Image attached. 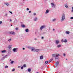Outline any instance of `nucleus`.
<instances>
[{
    "mask_svg": "<svg viewBox=\"0 0 73 73\" xmlns=\"http://www.w3.org/2000/svg\"><path fill=\"white\" fill-rule=\"evenodd\" d=\"M60 54H52V57H55V59L57 60L58 59V56H59Z\"/></svg>",
    "mask_w": 73,
    "mask_h": 73,
    "instance_id": "1",
    "label": "nucleus"
},
{
    "mask_svg": "<svg viewBox=\"0 0 73 73\" xmlns=\"http://www.w3.org/2000/svg\"><path fill=\"white\" fill-rule=\"evenodd\" d=\"M65 14H63L62 16L61 19V21L62 22L64 21L65 20Z\"/></svg>",
    "mask_w": 73,
    "mask_h": 73,
    "instance_id": "2",
    "label": "nucleus"
},
{
    "mask_svg": "<svg viewBox=\"0 0 73 73\" xmlns=\"http://www.w3.org/2000/svg\"><path fill=\"white\" fill-rule=\"evenodd\" d=\"M17 48H14L13 49V51L15 52V53L16 52H17Z\"/></svg>",
    "mask_w": 73,
    "mask_h": 73,
    "instance_id": "3",
    "label": "nucleus"
},
{
    "mask_svg": "<svg viewBox=\"0 0 73 73\" xmlns=\"http://www.w3.org/2000/svg\"><path fill=\"white\" fill-rule=\"evenodd\" d=\"M51 5L52 6V7L53 8H55V5H54V4L53 3H51Z\"/></svg>",
    "mask_w": 73,
    "mask_h": 73,
    "instance_id": "4",
    "label": "nucleus"
},
{
    "mask_svg": "<svg viewBox=\"0 0 73 73\" xmlns=\"http://www.w3.org/2000/svg\"><path fill=\"white\" fill-rule=\"evenodd\" d=\"M12 45H10L8 46V48L9 49H12Z\"/></svg>",
    "mask_w": 73,
    "mask_h": 73,
    "instance_id": "5",
    "label": "nucleus"
},
{
    "mask_svg": "<svg viewBox=\"0 0 73 73\" xmlns=\"http://www.w3.org/2000/svg\"><path fill=\"white\" fill-rule=\"evenodd\" d=\"M60 42V41L59 40H56L55 41V43L56 44H59Z\"/></svg>",
    "mask_w": 73,
    "mask_h": 73,
    "instance_id": "6",
    "label": "nucleus"
},
{
    "mask_svg": "<svg viewBox=\"0 0 73 73\" xmlns=\"http://www.w3.org/2000/svg\"><path fill=\"white\" fill-rule=\"evenodd\" d=\"M31 50L33 52H36V49L35 48L33 47L32 48V49H31Z\"/></svg>",
    "mask_w": 73,
    "mask_h": 73,
    "instance_id": "7",
    "label": "nucleus"
},
{
    "mask_svg": "<svg viewBox=\"0 0 73 73\" xmlns=\"http://www.w3.org/2000/svg\"><path fill=\"white\" fill-rule=\"evenodd\" d=\"M45 27V26L44 25L40 27V30H42L43 28H44Z\"/></svg>",
    "mask_w": 73,
    "mask_h": 73,
    "instance_id": "8",
    "label": "nucleus"
},
{
    "mask_svg": "<svg viewBox=\"0 0 73 73\" xmlns=\"http://www.w3.org/2000/svg\"><path fill=\"white\" fill-rule=\"evenodd\" d=\"M43 58H44V56L42 55H41L40 57V60H42V59H43Z\"/></svg>",
    "mask_w": 73,
    "mask_h": 73,
    "instance_id": "9",
    "label": "nucleus"
},
{
    "mask_svg": "<svg viewBox=\"0 0 73 73\" xmlns=\"http://www.w3.org/2000/svg\"><path fill=\"white\" fill-rule=\"evenodd\" d=\"M49 10H48V9L47 10H46V11L45 12V13L46 14H47L48 13H49Z\"/></svg>",
    "mask_w": 73,
    "mask_h": 73,
    "instance_id": "10",
    "label": "nucleus"
},
{
    "mask_svg": "<svg viewBox=\"0 0 73 73\" xmlns=\"http://www.w3.org/2000/svg\"><path fill=\"white\" fill-rule=\"evenodd\" d=\"M10 34H12V35H15V33L13 31H11L10 32Z\"/></svg>",
    "mask_w": 73,
    "mask_h": 73,
    "instance_id": "11",
    "label": "nucleus"
},
{
    "mask_svg": "<svg viewBox=\"0 0 73 73\" xmlns=\"http://www.w3.org/2000/svg\"><path fill=\"white\" fill-rule=\"evenodd\" d=\"M59 64V62H57L56 64V66H57Z\"/></svg>",
    "mask_w": 73,
    "mask_h": 73,
    "instance_id": "12",
    "label": "nucleus"
},
{
    "mask_svg": "<svg viewBox=\"0 0 73 73\" xmlns=\"http://www.w3.org/2000/svg\"><path fill=\"white\" fill-rule=\"evenodd\" d=\"M37 17L35 18L34 19V20L35 21H37Z\"/></svg>",
    "mask_w": 73,
    "mask_h": 73,
    "instance_id": "13",
    "label": "nucleus"
},
{
    "mask_svg": "<svg viewBox=\"0 0 73 73\" xmlns=\"http://www.w3.org/2000/svg\"><path fill=\"white\" fill-rule=\"evenodd\" d=\"M61 45H60V44L58 45L57 46V48H60V47H61Z\"/></svg>",
    "mask_w": 73,
    "mask_h": 73,
    "instance_id": "14",
    "label": "nucleus"
},
{
    "mask_svg": "<svg viewBox=\"0 0 73 73\" xmlns=\"http://www.w3.org/2000/svg\"><path fill=\"white\" fill-rule=\"evenodd\" d=\"M40 50L39 49H35V52H39Z\"/></svg>",
    "mask_w": 73,
    "mask_h": 73,
    "instance_id": "15",
    "label": "nucleus"
},
{
    "mask_svg": "<svg viewBox=\"0 0 73 73\" xmlns=\"http://www.w3.org/2000/svg\"><path fill=\"white\" fill-rule=\"evenodd\" d=\"M6 52V50H3L1 51L2 53H5Z\"/></svg>",
    "mask_w": 73,
    "mask_h": 73,
    "instance_id": "16",
    "label": "nucleus"
},
{
    "mask_svg": "<svg viewBox=\"0 0 73 73\" xmlns=\"http://www.w3.org/2000/svg\"><path fill=\"white\" fill-rule=\"evenodd\" d=\"M8 56V55H6L5 56H4L3 58H2V59H4V58H6V57H7Z\"/></svg>",
    "mask_w": 73,
    "mask_h": 73,
    "instance_id": "17",
    "label": "nucleus"
},
{
    "mask_svg": "<svg viewBox=\"0 0 73 73\" xmlns=\"http://www.w3.org/2000/svg\"><path fill=\"white\" fill-rule=\"evenodd\" d=\"M21 26L22 27H23V28H25V26L24 25H21Z\"/></svg>",
    "mask_w": 73,
    "mask_h": 73,
    "instance_id": "18",
    "label": "nucleus"
},
{
    "mask_svg": "<svg viewBox=\"0 0 73 73\" xmlns=\"http://www.w3.org/2000/svg\"><path fill=\"white\" fill-rule=\"evenodd\" d=\"M5 5H7V6H9V3H5Z\"/></svg>",
    "mask_w": 73,
    "mask_h": 73,
    "instance_id": "19",
    "label": "nucleus"
},
{
    "mask_svg": "<svg viewBox=\"0 0 73 73\" xmlns=\"http://www.w3.org/2000/svg\"><path fill=\"white\" fill-rule=\"evenodd\" d=\"M65 33L66 34H69L70 33L69 31H66Z\"/></svg>",
    "mask_w": 73,
    "mask_h": 73,
    "instance_id": "20",
    "label": "nucleus"
},
{
    "mask_svg": "<svg viewBox=\"0 0 73 73\" xmlns=\"http://www.w3.org/2000/svg\"><path fill=\"white\" fill-rule=\"evenodd\" d=\"M33 47H31V46H29L28 47L29 49H32V48H33Z\"/></svg>",
    "mask_w": 73,
    "mask_h": 73,
    "instance_id": "21",
    "label": "nucleus"
},
{
    "mask_svg": "<svg viewBox=\"0 0 73 73\" xmlns=\"http://www.w3.org/2000/svg\"><path fill=\"white\" fill-rule=\"evenodd\" d=\"M53 60V58H52L50 60L48 61V62H50L52 61Z\"/></svg>",
    "mask_w": 73,
    "mask_h": 73,
    "instance_id": "22",
    "label": "nucleus"
},
{
    "mask_svg": "<svg viewBox=\"0 0 73 73\" xmlns=\"http://www.w3.org/2000/svg\"><path fill=\"white\" fill-rule=\"evenodd\" d=\"M25 31L26 32H28V31H29V30L28 29H26L25 30Z\"/></svg>",
    "mask_w": 73,
    "mask_h": 73,
    "instance_id": "23",
    "label": "nucleus"
},
{
    "mask_svg": "<svg viewBox=\"0 0 73 73\" xmlns=\"http://www.w3.org/2000/svg\"><path fill=\"white\" fill-rule=\"evenodd\" d=\"M67 42V40L66 39H65V40L63 41V42Z\"/></svg>",
    "mask_w": 73,
    "mask_h": 73,
    "instance_id": "24",
    "label": "nucleus"
},
{
    "mask_svg": "<svg viewBox=\"0 0 73 73\" xmlns=\"http://www.w3.org/2000/svg\"><path fill=\"white\" fill-rule=\"evenodd\" d=\"M65 7H66V8H68V5H65Z\"/></svg>",
    "mask_w": 73,
    "mask_h": 73,
    "instance_id": "25",
    "label": "nucleus"
},
{
    "mask_svg": "<svg viewBox=\"0 0 73 73\" xmlns=\"http://www.w3.org/2000/svg\"><path fill=\"white\" fill-rule=\"evenodd\" d=\"M56 19H53L52 20V21H55L56 20Z\"/></svg>",
    "mask_w": 73,
    "mask_h": 73,
    "instance_id": "26",
    "label": "nucleus"
},
{
    "mask_svg": "<svg viewBox=\"0 0 73 73\" xmlns=\"http://www.w3.org/2000/svg\"><path fill=\"white\" fill-rule=\"evenodd\" d=\"M28 72H31V70L29 68L28 69Z\"/></svg>",
    "mask_w": 73,
    "mask_h": 73,
    "instance_id": "27",
    "label": "nucleus"
},
{
    "mask_svg": "<svg viewBox=\"0 0 73 73\" xmlns=\"http://www.w3.org/2000/svg\"><path fill=\"white\" fill-rule=\"evenodd\" d=\"M8 41L9 42H10V41H12V39H9Z\"/></svg>",
    "mask_w": 73,
    "mask_h": 73,
    "instance_id": "28",
    "label": "nucleus"
},
{
    "mask_svg": "<svg viewBox=\"0 0 73 73\" xmlns=\"http://www.w3.org/2000/svg\"><path fill=\"white\" fill-rule=\"evenodd\" d=\"M5 68H8V66H5Z\"/></svg>",
    "mask_w": 73,
    "mask_h": 73,
    "instance_id": "29",
    "label": "nucleus"
},
{
    "mask_svg": "<svg viewBox=\"0 0 73 73\" xmlns=\"http://www.w3.org/2000/svg\"><path fill=\"white\" fill-rule=\"evenodd\" d=\"M48 61H45V64H48Z\"/></svg>",
    "mask_w": 73,
    "mask_h": 73,
    "instance_id": "30",
    "label": "nucleus"
},
{
    "mask_svg": "<svg viewBox=\"0 0 73 73\" xmlns=\"http://www.w3.org/2000/svg\"><path fill=\"white\" fill-rule=\"evenodd\" d=\"M18 29H19V28H18V27H17V28H15V29H16V30L17 31V30H18Z\"/></svg>",
    "mask_w": 73,
    "mask_h": 73,
    "instance_id": "31",
    "label": "nucleus"
},
{
    "mask_svg": "<svg viewBox=\"0 0 73 73\" xmlns=\"http://www.w3.org/2000/svg\"><path fill=\"white\" fill-rule=\"evenodd\" d=\"M33 14L34 16H36V13H34Z\"/></svg>",
    "mask_w": 73,
    "mask_h": 73,
    "instance_id": "32",
    "label": "nucleus"
},
{
    "mask_svg": "<svg viewBox=\"0 0 73 73\" xmlns=\"http://www.w3.org/2000/svg\"><path fill=\"white\" fill-rule=\"evenodd\" d=\"M23 67H24V68H25V67H26V65H25V64L24 65Z\"/></svg>",
    "mask_w": 73,
    "mask_h": 73,
    "instance_id": "33",
    "label": "nucleus"
},
{
    "mask_svg": "<svg viewBox=\"0 0 73 73\" xmlns=\"http://www.w3.org/2000/svg\"><path fill=\"white\" fill-rule=\"evenodd\" d=\"M50 27H49L48 30V31H50Z\"/></svg>",
    "mask_w": 73,
    "mask_h": 73,
    "instance_id": "34",
    "label": "nucleus"
},
{
    "mask_svg": "<svg viewBox=\"0 0 73 73\" xmlns=\"http://www.w3.org/2000/svg\"><path fill=\"white\" fill-rule=\"evenodd\" d=\"M13 62H14V61H12L11 62V64H13Z\"/></svg>",
    "mask_w": 73,
    "mask_h": 73,
    "instance_id": "35",
    "label": "nucleus"
},
{
    "mask_svg": "<svg viewBox=\"0 0 73 73\" xmlns=\"http://www.w3.org/2000/svg\"><path fill=\"white\" fill-rule=\"evenodd\" d=\"M15 69H13V70H12V72H14V71H15Z\"/></svg>",
    "mask_w": 73,
    "mask_h": 73,
    "instance_id": "36",
    "label": "nucleus"
},
{
    "mask_svg": "<svg viewBox=\"0 0 73 73\" xmlns=\"http://www.w3.org/2000/svg\"><path fill=\"white\" fill-rule=\"evenodd\" d=\"M63 56H65L66 54H63Z\"/></svg>",
    "mask_w": 73,
    "mask_h": 73,
    "instance_id": "37",
    "label": "nucleus"
},
{
    "mask_svg": "<svg viewBox=\"0 0 73 73\" xmlns=\"http://www.w3.org/2000/svg\"><path fill=\"white\" fill-rule=\"evenodd\" d=\"M9 12L10 13H11V14H12L13 13L11 11H9Z\"/></svg>",
    "mask_w": 73,
    "mask_h": 73,
    "instance_id": "38",
    "label": "nucleus"
},
{
    "mask_svg": "<svg viewBox=\"0 0 73 73\" xmlns=\"http://www.w3.org/2000/svg\"><path fill=\"white\" fill-rule=\"evenodd\" d=\"M70 19H73V17H71L70 18Z\"/></svg>",
    "mask_w": 73,
    "mask_h": 73,
    "instance_id": "39",
    "label": "nucleus"
},
{
    "mask_svg": "<svg viewBox=\"0 0 73 73\" xmlns=\"http://www.w3.org/2000/svg\"><path fill=\"white\" fill-rule=\"evenodd\" d=\"M21 66H18V68H21Z\"/></svg>",
    "mask_w": 73,
    "mask_h": 73,
    "instance_id": "40",
    "label": "nucleus"
},
{
    "mask_svg": "<svg viewBox=\"0 0 73 73\" xmlns=\"http://www.w3.org/2000/svg\"><path fill=\"white\" fill-rule=\"evenodd\" d=\"M72 9L73 10L71 11L72 12H73V7H72Z\"/></svg>",
    "mask_w": 73,
    "mask_h": 73,
    "instance_id": "41",
    "label": "nucleus"
},
{
    "mask_svg": "<svg viewBox=\"0 0 73 73\" xmlns=\"http://www.w3.org/2000/svg\"><path fill=\"white\" fill-rule=\"evenodd\" d=\"M2 23V21H0V24H1Z\"/></svg>",
    "mask_w": 73,
    "mask_h": 73,
    "instance_id": "42",
    "label": "nucleus"
},
{
    "mask_svg": "<svg viewBox=\"0 0 73 73\" xmlns=\"http://www.w3.org/2000/svg\"><path fill=\"white\" fill-rule=\"evenodd\" d=\"M29 8H27V11H29Z\"/></svg>",
    "mask_w": 73,
    "mask_h": 73,
    "instance_id": "43",
    "label": "nucleus"
},
{
    "mask_svg": "<svg viewBox=\"0 0 73 73\" xmlns=\"http://www.w3.org/2000/svg\"><path fill=\"white\" fill-rule=\"evenodd\" d=\"M23 69V67L22 66L21 67V69Z\"/></svg>",
    "mask_w": 73,
    "mask_h": 73,
    "instance_id": "44",
    "label": "nucleus"
},
{
    "mask_svg": "<svg viewBox=\"0 0 73 73\" xmlns=\"http://www.w3.org/2000/svg\"><path fill=\"white\" fill-rule=\"evenodd\" d=\"M64 41H63V40H61V42H64Z\"/></svg>",
    "mask_w": 73,
    "mask_h": 73,
    "instance_id": "45",
    "label": "nucleus"
},
{
    "mask_svg": "<svg viewBox=\"0 0 73 73\" xmlns=\"http://www.w3.org/2000/svg\"><path fill=\"white\" fill-rule=\"evenodd\" d=\"M41 38H42V39H43V38H44V37H41Z\"/></svg>",
    "mask_w": 73,
    "mask_h": 73,
    "instance_id": "46",
    "label": "nucleus"
},
{
    "mask_svg": "<svg viewBox=\"0 0 73 73\" xmlns=\"http://www.w3.org/2000/svg\"><path fill=\"white\" fill-rule=\"evenodd\" d=\"M29 13H31V11H29Z\"/></svg>",
    "mask_w": 73,
    "mask_h": 73,
    "instance_id": "47",
    "label": "nucleus"
},
{
    "mask_svg": "<svg viewBox=\"0 0 73 73\" xmlns=\"http://www.w3.org/2000/svg\"><path fill=\"white\" fill-rule=\"evenodd\" d=\"M23 50H25V48H23Z\"/></svg>",
    "mask_w": 73,
    "mask_h": 73,
    "instance_id": "48",
    "label": "nucleus"
},
{
    "mask_svg": "<svg viewBox=\"0 0 73 73\" xmlns=\"http://www.w3.org/2000/svg\"><path fill=\"white\" fill-rule=\"evenodd\" d=\"M10 21H12V20L10 19Z\"/></svg>",
    "mask_w": 73,
    "mask_h": 73,
    "instance_id": "49",
    "label": "nucleus"
},
{
    "mask_svg": "<svg viewBox=\"0 0 73 73\" xmlns=\"http://www.w3.org/2000/svg\"><path fill=\"white\" fill-rule=\"evenodd\" d=\"M54 29H53V31H54Z\"/></svg>",
    "mask_w": 73,
    "mask_h": 73,
    "instance_id": "50",
    "label": "nucleus"
},
{
    "mask_svg": "<svg viewBox=\"0 0 73 73\" xmlns=\"http://www.w3.org/2000/svg\"><path fill=\"white\" fill-rule=\"evenodd\" d=\"M5 16H7V14H5Z\"/></svg>",
    "mask_w": 73,
    "mask_h": 73,
    "instance_id": "51",
    "label": "nucleus"
},
{
    "mask_svg": "<svg viewBox=\"0 0 73 73\" xmlns=\"http://www.w3.org/2000/svg\"><path fill=\"white\" fill-rule=\"evenodd\" d=\"M34 40H36V38H35Z\"/></svg>",
    "mask_w": 73,
    "mask_h": 73,
    "instance_id": "52",
    "label": "nucleus"
},
{
    "mask_svg": "<svg viewBox=\"0 0 73 73\" xmlns=\"http://www.w3.org/2000/svg\"><path fill=\"white\" fill-rule=\"evenodd\" d=\"M11 26H12V25H11Z\"/></svg>",
    "mask_w": 73,
    "mask_h": 73,
    "instance_id": "53",
    "label": "nucleus"
},
{
    "mask_svg": "<svg viewBox=\"0 0 73 73\" xmlns=\"http://www.w3.org/2000/svg\"><path fill=\"white\" fill-rule=\"evenodd\" d=\"M10 60V61H11V60Z\"/></svg>",
    "mask_w": 73,
    "mask_h": 73,
    "instance_id": "54",
    "label": "nucleus"
},
{
    "mask_svg": "<svg viewBox=\"0 0 73 73\" xmlns=\"http://www.w3.org/2000/svg\"><path fill=\"white\" fill-rule=\"evenodd\" d=\"M66 60H67V59H66Z\"/></svg>",
    "mask_w": 73,
    "mask_h": 73,
    "instance_id": "55",
    "label": "nucleus"
}]
</instances>
